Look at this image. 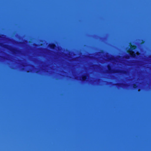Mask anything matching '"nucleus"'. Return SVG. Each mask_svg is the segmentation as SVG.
<instances>
[{"label": "nucleus", "instance_id": "nucleus-1", "mask_svg": "<svg viewBox=\"0 0 151 151\" xmlns=\"http://www.w3.org/2000/svg\"><path fill=\"white\" fill-rule=\"evenodd\" d=\"M121 58L120 57H118L116 58H114L113 57L109 56L107 58L108 60L110 61L113 63L116 64V62H120L122 63L121 61Z\"/></svg>", "mask_w": 151, "mask_h": 151}, {"label": "nucleus", "instance_id": "nucleus-2", "mask_svg": "<svg viewBox=\"0 0 151 151\" xmlns=\"http://www.w3.org/2000/svg\"><path fill=\"white\" fill-rule=\"evenodd\" d=\"M135 48L136 47L135 46L132 47L131 48V50H129L128 51V52L132 57L137 58V57L136 56L139 55V53L138 52H137L135 53L134 52L132 51V50L135 49Z\"/></svg>", "mask_w": 151, "mask_h": 151}, {"label": "nucleus", "instance_id": "nucleus-3", "mask_svg": "<svg viewBox=\"0 0 151 151\" xmlns=\"http://www.w3.org/2000/svg\"><path fill=\"white\" fill-rule=\"evenodd\" d=\"M87 78V77L86 76H83L79 78V79H77L80 80L82 81H84L86 80Z\"/></svg>", "mask_w": 151, "mask_h": 151}, {"label": "nucleus", "instance_id": "nucleus-4", "mask_svg": "<svg viewBox=\"0 0 151 151\" xmlns=\"http://www.w3.org/2000/svg\"><path fill=\"white\" fill-rule=\"evenodd\" d=\"M50 47L52 49H54L55 47V45L53 44L50 45H49Z\"/></svg>", "mask_w": 151, "mask_h": 151}, {"label": "nucleus", "instance_id": "nucleus-5", "mask_svg": "<svg viewBox=\"0 0 151 151\" xmlns=\"http://www.w3.org/2000/svg\"><path fill=\"white\" fill-rule=\"evenodd\" d=\"M134 88H135V86H134Z\"/></svg>", "mask_w": 151, "mask_h": 151}, {"label": "nucleus", "instance_id": "nucleus-6", "mask_svg": "<svg viewBox=\"0 0 151 151\" xmlns=\"http://www.w3.org/2000/svg\"><path fill=\"white\" fill-rule=\"evenodd\" d=\"M139 90H140L139 89V90H138V91H139Z\"/></svg>", "mask_w": 151, "mask_h": 151}]
</instances>
